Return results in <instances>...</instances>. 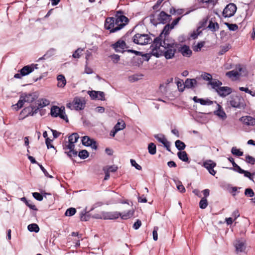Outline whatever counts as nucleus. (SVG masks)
I'll list each match as a JSON object with an SVG mask.
<instances>
[{"label":"nucleus","mask_w":255,"mask_h":255,"mask_svg":"<svg viewBox=\"0 0 255 255\" xmlns=\"http://www.w3.org/2000/svg\"><path fill=\"white\" fill-rule=\"evenodd\" d=\"M163 36L159 34V35L156 37L153 41V43L151 45L150 48H152L151 54L156 57H159L161 54L157 52V50L159 49L160 47L164 48H169L173 46L172 45L167 44V39L165 38L163 40Z\"/></svg>","instance_id":"obj_1"},{"label":"nucleus","mask_w":255,"mask_h":255,"mask_svg":"<svg viewBox=\"0 0 255 255\" xmlns=\"http://www.w3.org/2000/svg\"><path fill=\"white\" fill-rule=\"evenodd\" d=\"M114 17H108L105 22L104 27L107 30H109L110 33H115L120 30L124 27V25H116Z\"/></svg>","instance_id":"obj_2"},{"label":"nucleus","mask_w":255,"mask_h":255,"mask_svg":"<svg viewBox=\"0 0 255 255\" xmlns=\"http://www.w3.org/2000/svg\"><path fill=\"white\" fill-rule=\"evenodd\" d=\"M229 102L230 106L235 108L245 109L246 107L244 98L237 95L231 96Z\"/></svg>","instance_id":"obj_3"},{"label":"nucleus","mask_w":255,"mask_h":255,"mask_svg":"<svg viewBox=\"0 0 255 255\" xmlns=\"http://www.w3.org/2000/svg\"><path fill=\"white\" fill-rule=\"evenodd\" d=\"M37 66L38 64H32L24 66L19 71V73H16L14 75V77L15 78L20 79L23 76H26L32 72L34 69H38Z\"/></svg>","instance_id":"obj_4"},{"label":"nucleus","mask_w":255,"mask_h":255,"mask_svg":"<svg viewBox=\"0 0 255 255\" xmlns=\"http://www.w3.org/2000/svg\"><path fill=\"white\" fill-rule=\"evenodd\" d=\"M133 42L139 45H146L150 43L152 39L148 34L137 33L133 37Z\"/></svg>","instance_id":"obj_5"},{"label":"nucleus","mask_w":255,"mask_h":255,"mask_svg":"<svg viewBox=\"0 0 255 255\" xmlns=\"http://www.w3.org/2000/svg\"><path fill=\"white\" fill-rule=\"evenodd\" d=\"M85 104L86 102L83 98L76 97L74 98L72 102L67 104L66 106L70 109H71L72 106L75 110L78 111L84 109Z\"/></svg>","instance_id":"obj_6"},{"label":"nucleus","mask_w":255,"mask_h":255,"mask_svg":"<svg viewBox=\"0 0 255 255\" xmlns=\"http://www.w3.org/2000/svg\"><path fill=\"white\" fill-rule=\"evenodd\" d=\"M51 115L53 117H60L61 119L65 120L67 123L68 122V119L65 114V108L61 107L59 108L54 106L51 109Z\"/></svg>","instance_id":"obj_7"},{"label":"nucleus","mask_w":255,"mask_h":255,"mask_svg":"<svg viewBox=\"0 0 255 255\" xmlns=\"http://www.w3.org/2000/svg\"><path fill=\"white\" fill-rule=\"evenodd\" d=\"M115 20L116 25H124V27L129 22V19L124 15L122 10H118L116 12Z\"/></svg>","instance_id":"obj_8"},{"label":"nucleus","mask_w":255,"mask_h":255,"mask_svg":"<svg viewBox=\"0 0 255 255\" xmlns=\"http://www.w3.org/2000/svg\"><path fill=\"white\" fill-rule=\"evenodd\" d=\"M236 5L233 3H230L226 5L223 11V15L225 17L233 16L237 10Z\"/></svg>","instance_id":"obj_9"},{"label":"nucleus","mask_w":255,"mask_h":255,"mask_svg":"<svg viewBox=\"0 0 255 255\" xmlns=\"http://www.w3.org/2000/svg\"><path fill=\"white\" fill-rule=\"evenodd\" d=\"M167 44L173 45L172 47L164 48V49L167 50L164 52V56L166 59H172L174 56L175 53L176 52V48L178 46V44L174 42H172L170 43L167 42Z\"/></svg>","instance_id":"obj_10"},{"label":"nucleus","mask_w":255,"mask_h":255,"mask_svg":"<svg viewBox=\"0 0 255 255\" xmlns=\"http://www.w3.org/2000/svg\"><path fill=\"white\" fill-rule=\"evenodd\" d=\"M38 108H36L34 106H30L24 108L20 114L22 119H24L29 116H33L37 113Z\"/></svg>","instance_id":"obj_11"},{"label":"nucleus","mask_w":255,"mask_h":255,"mask_svg":"<svg viewBox=\"0 0 255 255\" xmlns=\"http://www.w3.org/2000/svg\"><path fill=\"white\" fill-rule=\"evenodd\" d=\"M125 40H126L124 39H119L115 43L112 44L111 47L117 52L124 53L126 51L124 49L126 48H128Z\"/></svg>","instance_id":"obj_12"},{"label":"nucleus","mask_w":255,"mask_h":255,"mask_svg":"<svg viewBox=\"0 0 255 255\" xmlns=\"http://www.w3.org/2000/svg\"><path fill=\"white\" fill-rule=\"evenodd\" d=\"M234 246L237 253L244 252L246 249V241L243 239L236 240Z\"/></svg>","instance_id":"obj_13"},{"label":"nucleus","mask_w":255,"mask_h":255,"mask_svg":"<svg viewBox=\"0 0 255 255\" xmlns=\"http://www.w3.org/2000/svg\"><path fill=\"white\" fill-rule=\"evenodd\" d=\"M171 20V15L164 11H161L157 16V20L159 23L166 24Z\"/></svg>","instance_id":"obj_14"},{"label":"nucleus","mask_w":255,"mask_h":255,"mask_svg":"<svg viewBox=\"0 0 255 255\" xmlns=\"http://www.w3.org/2000/svg\"><path fill=\"white\" fill-rule=\"evenodd\" d=\"M38 98V95L36 93L32 92L29 93H22L21 94V98H23L26 102L32 103L35 101Z\"/></svg>","instance_id":"obj_15"},{"label":"nucleus","mask_w":255,"mask_h":255,"mask_svg":"<svg viewBox=\"0 0 255 255\" xmlns=\"http://www.w3.org/2000/svg\"><path fill=\"white\" fill-rule=\"evenodd\" d=\"M203 166L208 170L209 172L211 175L214 176L216 173V171L214 170V168L216 166V163L212 160H206L204 162Z\"/></svg>","instance_id":"obj_16"},{"label":"nucleus","mask_w":255,"mask_h":255,"mask_svg":"<svg viewBox=\"0 0 255 255\" xmlns=\"http://www.w3.org/2000/svg\"><path fill=\"white\" fill-rule=\"evenodd\" d=\"M232 92V89L230 87L224 86L218 88L217 93L222 97H225Z\"/></svg>","instance_id":"obj_17"},{"label":"nucleus","mask_w":255,"mask_h":255,"mask_svg":"<svg viewBox=\"0 0 255 255\" xmlns=\"http://www.w3.org/2000/svg\"><path fill=\"white\" fill-rule=\"evenodd\" d=\"M121 216V213L119 212H111L104 213L103 218L104 220H115L118 219Z\"/></svg>","instance_id":"obj_18"},{"label":"nucleus","mask_w":255,"mask_h":255,"mask_svg":"<svg viewBox=\"0 0 255 255\" xmlns=\"http://www.w3.org/2000/svg\"><path fill=\"white\" fill-rule=\"evenodd\" d=\"M178 51L180 52L184 57H190L192 54V50L189 47L186 45H184L178 48Z\"/></svg>","instance_id":"obj_19"},{"label":"nucleus","mask_w":255,"mask_h":255,"mask_svg":"<svg viewBox=\"0 0 255 255\" xmlns=\"http://www.w3.org/2000/svg\"><path fill=\"white\" fill-rule=\"evenodd\" d=\"M244 124L247 126H254L255 125V118L251 116H247L242 117L240 119Z\"/></svg>","instance_id":"obj_20"},{"label":"nucleus","mask_w":255,"mask_h":255,"mask_svg":"<svg viewBox=\"0 0 255 255\" xmlns=\"http://www.w3.org/2000/svg\"><path fill=\"white\" fill-rule=\"evenodd\" d=\"M197 85V81L195 79H187L184 83L185 88L188 89L194 88Z\"/></svg>","instance_id":"obj_21"},{"label":"nucleus","mask_w":255,"mask_h":255,"mask_svg":"<svg viewBox=\"0 0 255 255\" xmlns=\"http://www.w3.org/2000/svg\"><path fill=\"white\" fill-rule=\"evenodd\" d=\"M57 80L58 81L57 86L60 88H63L66 84V80L64 75L60 74L58 75L57 77Z\"/></svg>","instance_id":"obj_22"},{"label":"nucleus","mask_w":255,"mask_h":255,"mask_svg":"<svg viewBox=\"0 0 255 255\" xmlns=\"http://www.w3.org/2000/svg\"><path fill=\"white\" fill-rule=\"evenodd\" d=\"M216 104L218 106V110L216 111H214V115H217L222 119L226 118V113L222 109V107L219 104Z\"/></svg>","instance_id":"obj_23"},{"label":"nucleus","mask_w":255,"mask_h":255,"mask_svg":"<svg viewBox=\"0 0 255 255\" xmlns=\"http://www.w3.org/2000/svg\"><path fill=\"white\" fill-rule=\"evenodd\" d=\"M178 158L184 162H187L189 163V158L188 154L185 151H180L177 153Z\"/></svg>","instance_id":"obj_24"},{"label":"nucleus","mask_w":255,"mask_h":255,"mask_svg":"<svg viewBox=\"0 0 255 255\" xmlns=\"http://www.w3.org/2000/svg\"><path fill=\"white\" fill-rule=\"evenodd\" d=\"M207 28L210 29L212 32H215L219 30V24L217 22H213L212 21L210 20Z\"/></svg>","instance_id":"obj_25"},{"label":"nucleus","mask_w":255,"mask_h":255,"mask_svg":"<svg viewBox=\"0 0 255 255\" xmlns=\"http://www.w3.org/2000/svg\"><path fill=\"white\" fill-rule=\"evenodd\" d=\"M208 84L212 86V88L215 90L217 92L218 90V88H220L221 87V86L222 85V82L219 80L214 81H212L211 80Z\"/></svg>","instance_id":"obj_26"},{"label":"nucleus","mask_w":255,"mask_h":255,"mask_svg":"<svg viewBox=\"0 0 255 255\" xmlns=\"http://www.w3.org/2000/svg\"><path fill=\"white\" fill-rule=\"evenodd\" d=\"M134 213V211L133 210H130L125 213H121V216H120V217L123 220H127L131 218L133 215Z\"/></svg>","instance_id":"obj_27"},{"label":"nucleus","mask_w":255,"mask_h":255,"mask_svg":"<svg viewBox=\"0 0 255 255\" xmlns=\"http://www.w3.org/2000/svg\"><path fill=\"white\" fill-rule=\"evenodd\" d=\"M20 200L21 201L23 202L30 209L34 211H37L38 209L36 208V206L34 204H32L30 200H27L25 197H22Z\"/></svg>","instance_id":"obj_28"},{"label":"nucleus","mask_w":255,"mask_h":255,"mask_svg":"<svg viewBox=\"0 0 255 255\" xmlns=\"http://www.w3.org/2000/svg\"><path fill=\"white\" fill-rule=\"evenodd\" d=\"M93 140V139L90 138L89 136H84L82 137V142L84 145L90 146V145H92V141Z\"/></svg>","instance_id":"obj_29"},{"label":"nucleus","mask_w":255,"mask_h":255,"mask_svg":"<svg viewBox=\"0 0 255 255\" xmlns=\"http://www.w3.org/2000/svg\"><path fill=\"white\" fill-rule=\"evenodd\" d=\"M171 29H172V28L169 26V24L168 23L164 26L160 34L161 35V36H164V38H165L166 36L169 35L170 30Z\"/></svg>","instance_id":"obj_30"},{"label":"nucleus","mask_w":255,"mask_h":255,"mask_svg":"<svg viewBox=\"0 0 255 255\" xmlns=\"http://www.w3.org/2000/svg\"><path fill=\"white\" fill-rule=\"evenodd\" d=\"M49 104V101L47 100H41V101H39L38 100L36 102V104L38 106L36 107V108H38L40 109V108H43L44 107H45L46 106H47L48 104Z\"/></svg>","instance_id":"obj_31"},{"label":"nucleus","mask_w":255,"mask_h":255,"mask_svg":"<svg viewBox=\"0 0 255 255\" xmlns=\"http://www.w3.org/2000/svg\"><path fill=\"white\" fill-rule=\"evenodd\" d=\"M148 152L151 155H154L156 152V145L153 143L151 142L148 144Z\"/></svg>","instance_id":"obj_32"},{"label":"nucleus","mask_w":255,"mask_h":255,"mask_svg":"<svg viewBox=\"0 0 255 255\" xmlns=\"http://www.w3.org/2000/svg\"><path fill=\"white\" fill-rule=\"evenodd\" d=\"M175 145L179 151L184 150L186 147V144L180 140H177L175 142Z\"/></svg>","instance_id":"obj_33"},{"label":"nucleus","mask_w":255,"mask_h":255,"mask_svg":"<svg viewBox=\"0 0 255 255\" xmlns=\"http://www.w3.org/2000/svg\"><path fill=\"white\" fill-rule=\"evenodd\" d=\"M27 229L30 232H34L35 233H38L39 231V226L35 223L31 224L27 227Z\"/></svg>","instance_id":"obj_34"},{"label":"nucleus","mask_w":255,"mask_h":255,"mask_svg":"<svg viewBox=\"0 0 255 255\" xmlns=\"http://www.w3.org/2000/svg\"><path fill=\"white\" fill-rule=\"evenodd\" d=\"M80 218L81 221H89L90 218V216L89 212H86L85 211L82 212L80 215Z\"/></svg>","instance_id":"obj_35"},{"label":"nucleus","mask_w":255,"mask_h":255,"mask_svg":"<svg viewBox=\"0 0 255 255\" xmlns=\"http://www.w3.org/2000/svg\"><path fill=\"white\" fill-rule=\"evenodd\" d=\"M199 103L202 105H211L214 103H217L216 101H212L209 99H202L201 98L199 100Z\"/></svg>","instance_id":"obj_36"},{"label":"nucleus","mask_w":255,"mask_h":255,"mask_svg":"<svg viewBox=\"0 0 255 255\" xmlns=\"http://www.w3.org/2000/svg\"><path fill=\"white\" fill-rule=\"evenodd\" d=\"M26 102L25 100L23 98H21V95L20 96V99L19 101H18L17 103L13 105L14 108L16 109V110H18L19 109L21 108L24 103Z\"/></svg>","instance_id":"obj_37"},{"label":"nucleus","mask_w":255,"mask_h":255,"mask_svg":"<svg viewBox=\"0 0 255 255\" xmlns=\"http://www.w3.org/2000/svg\"><path fill=\"white\" fill-rule=\"evenodd\" d=\"M54 51H55L54 49H53V48L50 49V50L47 51V52L46 53V54H45L42 57L39 58L38 59V61H39V60H41L42 59H45L47 58L48 57H49L52 56L54 54Z\"/></svg>","instance_id":"obj_38"},{"label":"nucleus","mask_w":255,"mask_h":255,"mask_svg":"<svg viewBox=\"0 0 255 255\" xmlns=\"http://www.w3.org/2000/svg\"><path fill=\"white\" fill-rule=\"evenodd\" d=\"M175 79H177L178 81L176 82V84L178 91L180 92H183L184 91L185 86L184 83H183V81H180L178 78H176Z\"/></svg>","instance_id":"obj_39"},{"label":"nucleus","mask_w":255,"mask_h":255,"mask_svg":"<svg viewBox=\"0 0 255 255\" xmlns=\"http://www.w3.org/2000/svg\"><path fill=\"white\" fill-rule=\"evenodd\" d=\"M89 156V153L87 150L83 149L81 150L78 153V156L82 159L87 158Z\"/></svg>","instance_id":"obj_40"},{"label":"nucleus","mask_w":255,"mask_h":255,"mask_svg":"<svg viewBox=\"0 0 255 255\" xmlns=\"http://www.w3.org/2000/svg\"><path fill=\"white\" fill-rule=\"evenodd\" d=\"M231 153L237 156H241L243 155V152L241 151L239 149H238L236 147H233L231 149Z\"/></svg>","instance_id":"obj_41"},{"label":"nucleus","mask_w":255,"mask_h":255,"mask_svg":"<svg viewBox=\"0 0 255 255\" xmlns=\"http://www.w3.org/2000/svg\"><path fill=\"white\" fill-rule=\"evenodd\" d=\"M154 137L162 144H164L167 140L163 134H155Z\"/></svg>","instance_id":"obj_42"},{"label":"nucleus","mask_w":255,"mask_h":255,"mask_svg":"<svg viewBox=\"0 0 255 255\" xmlns=\"http://www.w3.org/2000/svg\"><path fill=\"white\" fill-rule=\"evenodd\" d=\"M208 205L207 199L202 198L199 202V207L202 209H205Z\"/></svg>","instance_id":"obj_43"},{"label":"nucleus","mask_w":255,"mask_h":255,"mask_svg":"<svg viewBox=\"0 0 255 255\" xmlns=\"http://www.w3.org/2000/svg\"><path fill=\"white\" fill-rule=\"evenodd\" d=\"M79 138L78 134L76 132L73 133L68 137L69 140L73 141V143H76Z\"/></svg>","instance_id":"obj_44"},{"label":"nucleus","mask_w":255,"mask_h":255,"mask_svg":"<svg viewBox=\"0 0 255 255\" xmlns=\"http://www.w3.org/2000/svg\"><path fill=\"white\" fill-rule=\"evenodd\" d=\"M225 25H226L230 30L231 31H236L238 29V26L237 24H232L229 23L228 22H225Z\"/></svg>","instance_id":"obj_45"},{"label":"nucleus","mask_w":255,"mask_h":255,"mask_svg":"<svg viewBox=\"0 0 255 255\" xmlns=\"http://www.w3.org/2000/svg\"><path fill=\"white\" fill-rule=\"evenodd\" d=\"M76 213V210L74 208H69L67 209L65 213L66 216H73Z\"/></svg>","instance_id":"obj_46"},{"label":"nucleus","mask_w":255,"mask_h":255,"mask_svg":"<svg viewBox=\"0 0 255 255\" xmlns=\"http://www.w3.org/2000/svg\"><path fill=\"white\" fill-rule=\"evenodd\" d=\"M205 43V41L198 42L196 45L193 47V50L196 52L201 51V48L204 46Z\"/></svg>","instance_id":"obj_47"},{"label":"nucleus","mask_w":255,"mask_h":255,"mask_svg":"<svg viewBox=\"0 0 255 255\" xmlns=\"http://www.w3.org/2000/svg\"><path fill=\"white\" fill-rule=\"evenodd\" d=\"M103 168L106 169L107 171H108L109 172H115L118 170L117 166L115 165H111V166H107L104 167Z\"/></svg>","instance_id":"obj_48"},{"label":"nucleus","mask_w":255,"mask_h":255,"mask_svg":"<svg viewBox=\"0 0 255 255\" xmlns=\"http://www.w3.org/2000/svg\"><path fill=\"white\" fill-rule=\"evenodd\" d=\"M226 75L229 78H231L232 77H237L239 75V73L237 71L232 70L227 72Z\"/></svg>","instance_id":"obj_49"},{"label":"nucleus","mask_w":255,"mask_h":255,"mask_svg":"<svg viewBox=\"0 0 255 255\" xmlns=\"http://www.w3.org/2000/svg\"><path fill=\"white\" fill-rule=\"evenodd\" d=\"M88 94L92 100H95L98 97V91H88Z\"/></svg>","instance_id":"obj_50"},{"label":"nucleus","mask_w":255,"mask_h":255,"mask_svg":"<svg viewBox=\"0 0 255 255\" xmlns=\"http://www.w3.org/2000/svg\"><path fill=\"white\" fill-rule=\"evenodd\" d=\"M245 194L246 196L250 197H253L255 195V193L252 189L251 188H247L245 190Z\"/></svg>","instance_id":"obj_51"},{"label":"nucleus","mask_w":255,"mask_h":255,"mask_svg":"<svg viewBox=\"0 0 255 255\" xmlns=\"http://www.w3.org/2000/svg\"><path fill=\"white\" fill-rule=\"evenodd\" d=\"M65 153H66L67 156L69 157L70 158H72V157H76L78 155L77 151L75 150L74 149L69 150L68 152H65Z\"/></svg>","instance_id":"obj_52"},{"label":"nucleus","mask_w":255,"mask_h":255,"mask_svg":"<svg viewBox=\"0 0 255 255\" xmlns=\"http://www.w3.org/2000/svg\"><path fill=\"white\" fill-rule=\"evenodd\" d=\"M32 196L36 200L39 201H41L43 199V196L38 192L32 193Z\"/></svg>","instance_id":"obj_53"},{"label":"nucleus","mask_w":255,"mask_h":255,"mask_svg":"<svg viewBox=\"0 0 255 255\" xmlns=\"http://www.w3.org/2000/svg\"><path fill=\"white\" fill-rule=\"evenodd\" d=\"M230 169H233L234 171L240 173L242 174L244 172V170L242 169L237 164L235 165L233 168H230Z\"/></svg>","instance_id":"obj_54"},{"label":"nucleus","mask_w":255,"mask_h":255,"mask_svg":"<svg viewBox=\"0 0 255 255\" xmlns=\"http://www.w3.org/2000/svg\"><path fill=\"white\" fill-rule=\"evenodd\" d=\"M182 16L178 17L176 18H175L171 24H169V26L173 29L175 25H176L181 19Z\"/></svg>","instance_id":"obj_55"},{"label":"nucleus","mask_w":255,"mask_h":255,"mask_svg":"<svg viewBox=\"0 0 255 255\" xmlns=\"http://www.w3.org/2000/svg\"><path fill=\"white\" fill-rule=\"evenodd\" d=\"M113 62L114 63H117L120 60V56L118 54H113L110 56Z\"/></svg>","instance_id":"obj_56"},{"label":"nucleus","mask_w":255,"mask_h":255,"mask_svg":"<svg viewBox=\"0 0 255 255\" xmlns=\"http://www.w3.org/2000/svg\"><path fill=\"white\" fill-rule=\"evenodd\" d=\"M201 76L204 80L208 81L209 82L212 80V76L209 73L205 72L202 74Z\"/></svg>","instance_id":"obj_57"},{"label":"nucleus","mask_w":255,"mask_h":255,"mask_svg":"<svg viewBox=\"0 0 255 255\" xmlns=\"http://www.w3.org/2000/svg\"><path fill=\"white\" fill-rule=\"evenodd\" d=\"M75 145L73 143V141H71L69 140L68 144L67 145H65V147H64L65 149H69V150H74V149Z\"/></svg>","instance_id":"obj_58"},{"label":"nucleus","mask_w":255,"mask_h":255,"mask_svg":"<svg viewBox=\"0 0 255 255\" xmlns=\"http://www.w3.org/2000/svg\"><path fill=\"white\" fill-rule=\"evenodd\" d=\"M246 161L248 163H250L251 164H254L255 163V158L253 157L248 155L246 157Z\"/></svg>","instance_id":"obj_59"},{"label":"nucleus","mask_w":255,"mask_h":255,"mask_svg":"<svg viewBox=\"0 0 255 255\" xmlns=\"http://www.w3.org/2000/svg\"><path fill=\"white\" fill-rule=\"evenodd\" d=\"M130 163L132 166H134L136 169L140 170L142 169V167L140 165H138L133 159H130Z\"/></svg>","instance_id":"obj_60"},{"label":"nucleus","mask_w":255,"mask_h":255,"mask_svg":"<svg viewBox=\"0 0 255 255\" xmlns=\"http://www.w3.org/2000/svg\"><path fill=\"white\" fill-rule=\"evenodd\" d=\"M38 165L39 166L40 168L42 171V172H43V173L45 176L50 178H53V177L52 176L48 174V172L46 171V170L43 167V166L41 164H40L39 163V164H38Z\"/></svg>","instance_id":"obj_61"},{"label":"nucleus","mask_w":255,"mask_h":255,"mask_svg":"<svg viewBox=\"0 0 255 255\" xmlns=\"http://www.w3.org/2000/svg\"><path fill=\"white\" fill-rule=\"evenodd\" d=\"M82 49H81V48H78L73 53L72 56L74 58H79L80 56V53L82 52Z\"/></svg>","instance_id":"obj_62"},{"label":"nucleus","mask_w":255,"mask_h":255,"mask_svg":"<svg viewBox=\"0 0 255 255\" xmlns=\"http://www.w3.org/2000/svg\"><path fill=\"white\" fill-rule=\"evenodd\" d=\"M115 127H117L120 129V130H121L125 128L126 124L123 121L122 122H118Z\"/></svg>","instance_id":"obj_63"},{"label":"nucleus","mask_w":255,"mask_h":255,"mask_svg":"<svg viewBox=\"0 0 255 255\" xmlns=\"http://www.w3.org/2000/svg\"><path fill=\"white\" fill-rule=\"evenodd\" d=\"M141 225V222L140 220L137 219L133 225V228L135 230L138 229Z\"/></svg>","instance_id":"obj_64"}]
</instances>
